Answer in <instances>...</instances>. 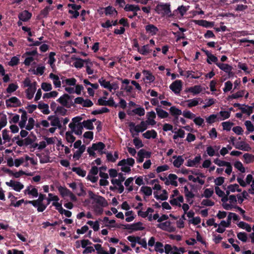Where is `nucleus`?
Wrapping results in <instances>:
<instances>
[{
    "label": "nucleus",
    "instance_id": "obj_37",
    "mask_svg": "<svg viewBox=\"0 0 254 254\" xmlns=\"http://www.w3.org/2000/svg\"><path fill=\"white\" fill-rule=\"evenodd\" d=\"M106 97L100 98L98 100V102L100 105L102 106H113L115 104L114 100L112 98H110L109 100H107Z\"/></svg>",
    "mask_w": 254,
    "mask_h": 254
},
{
    "label": "nucleus",
    "instance_id": "obj_9",
    "mask_svg": "<svg viewBox=\"0 0 254 254\" xmlns=\"http://www.w3.org/2000/svg\"><path fill=\"white\" fill-rule=\"evenodd\" d=\"M23 192L25 195H28L31 198H36L39 195L37 189L31 185L27 186L24 190Z\"/></svg>",
    "mask_w": 254,
    "mask_h": 254
},
{
    "label": "nucleus",
    "instance_id": "obj_55",
    "mask_svg": "<svg viewBox=\"0 0 254 254\" xmlns=\"http://www.w3.org/2000/svg\"><path fill=\"white\" fill-rule=\"evenodd\" d=\"M125 216H126V221L127 222L132 221L135 217V215L132 210H128L125 212Z\"/></svg>",
    "mask_w": 254,
    "mask_h": 254
},
{
    "label": "nucleus",
    "instance_id": "obj_49",
    "mask_svg": "<svg viewBox=\"0 0 254 254\" xmlns=\"http://www.w3.org/2000/svg\"><path fill=\"white\" fill-rule=\"evenodd\" d=\"M157 115L158 117L161 119L166 118L168 117L169 114L166 111L162 110L159 107H157L155 109Z\"/></svg>",
    "mask_w": 254,
    "mask_h": 254
},
{
    "label": "nucleus",
    "instance_id": "obj_45",
    "mask_svg": "<svg viewBox=\"0 0 254 254\" xmlns=\"http://www.w3.org/2000/svg\"><path fill=\"white\" fill-rule=\"evenodd\" d=\"M230 111H221L218 115V121H222L228 119L230 117Z\"/></svg>",
    "mask_w": 254,
    "mask_h": 254
},
{
    "label": "nucleus",
    "instance_id": "obj_5",
    "mask_svg": "<svg viewBox=\"0 0 254 254\" xmlns=\"http://www.w3.org/2000/svg\"><path fill=\"white\" fill-rule=\"evenodd\" d=\"M237 181L243 187H246L248 185H250L251 188L249 190V192L251 194H254V177L251 174H248L247 176L245 181L239 177L237 178Z\"/></svg>",
    "mask_w": 254,
    "mask_h": 254
},
{
    "label": "nucleus",
    "instance_id": "obj_24",
    "mask_svg": "<svg viewBox=\"0 0 254 254\" xmlns=\"http://www.w3.org/2000/svg\"><path fill=\"white\" fill-rule=\"evenodd\" d=\"M151 156V153L145 151L144 149H140L137 153V161L138 163H142L145 157L149 158Z\"/></svg>",
    "mask_w": 254,
    "mask_h": 254
},
{
    "label": "nucleus",
    "instance_id": "obj_53",
    "mask_svg": "<svg viewBox=\"0 0 254 254\" xmlns=\"http://www.w3.org/2000/svg\"><path fill=\"white\" fill-rule=\"evenodd\" d=\"M55 53L54 52H51L49 54V60L48 63L50 64V66L53 69L55 68V63L56 62V59L55 58Z\"/></svg>",
    "mask_w": 254,
    "mask_h": 254
},
{
    "label": "nucleus",
    "instance_id": "obj_47",
    "mask_svg": "<svg viewBox=\"0 0 254 254\" xmlns=\"http://www.w3.org/2000/svg\"><path fill=\"white\" fill-rule=\"evenodd\" d=\"M38 108L44 114L48 115L50 112L49 106L47 104L40 103L38 105Z\"/></svg>",
    "mask_w": 254,
    "mask_h": 254
},
{
    "label": "nucleus",
    "instance_id": "obj_28",
    "mask_svg": "<svg viewBox=\"0 0 254 254\" xmlns=\"http://www.w3.org/2000/svg\"><path fill=\"white\" fill-rule=\"evenodd\" d=\"M47 119L50 122V125L53 127H58V128L61 127L60 119L59 118L55 116H48Z\"/></svg>",
    "mask_w": 254,
    "mask_h": 254
},
{
    "label": "nucleus",
    "instance_id": "obj_8",
    "mask_svg": "<svg viewBox=\"0 0 254 254\" xmlns=\"http://www.w3.org/2000/svg\"><path fill=\"white\" fill-rule=\"evenodd\" d=\"M60 198L58 195H55L53 193H48V197L47 198L48 204H50L51 202H53L52 205L55 206L56 210L59 209L62 206L61 203L59 202Z\"/></svg>",
    "mask_w": 254,
    "mask_h": 254
},
{
    "label": "nucleus",
    "instance_id": "obj_13",
    "mask_svg": "<svg viewBox=\"0 0 254 254\" xmlns=\"http://www.w3.org/2000/svg\"><path fill=\"white\" fill-rule=\"evenodd\" d=\"M5 184L17 192L20 191L24 188V185L21 183L15 181L10 180L9 182H6Z\"/></svg>",
    "mask_w": 254,
    "mask_h": 254
},
{
    "label": "nucleus",
    "instance_id": "obj_57",
    "mask_svg": "<svg viewBox=\"0 0 254 254\" xmlns=\"http://www.w3.org/2000/svg\"><path fill=\"white\" fill-rule=\"evenodd\" d=\"M244 161L246 164L251 163L254 162V155L249 154L245 153L243 155Z\"/></svg>",
    "mask_w": 254,
    "mask_h": 254
},
{
    "label": "nucleus",
    "instance_id": "obj_48",
    "mask_svg": "<svg viewBox=\"0 0 254 254\" xmlns=\"http://www.w3.org/2000/svg\"><path fill=\"white\" fill-rule=\"evenodd\" d=\"M72 132L67 131L65 133V138L66 141L71 144L70 146L72 145V143L75 140V137L73 135Z\"/></svg>",
    "mask_w": 254,
    "mask_h": 254
},
{
    "label": "nucleus",
    "instance_id": "obj_43",
    "mask_svg": "<svg viewBox=\"0 0 254 254\" xmlns=\"http://www.w3.org/2000/svg\"><path fill=\"white\" fill-rule=\"evenodd\" d=\"M105 13L106 15L115 16L117 15L118 12L116 9L113 6H109L105 8Z\"/></svg>",
    "mask_w": 254,
    "mask_h": 254
},
{
    "label": "nucleus",
    "instance_id": "obj_33",
    "mask_svg": "<svg viewBox=\"0 0 254 254\" xmlns=\"http://www.w3.org/2000/svg\"><path fill=\"white\" fill-rule=\"evenodd\" d=\"M173 158L174 159L173 164L176 168H180L184 162V159L183 156L175 155L173 156Z\"/></svg>",
    "mask_w": 254,
    "mask_h": 254
},
{
    "label": "nucleus",
    "instance_id": "obj_58",
    "mask_svg": "<svg viewBox=\"0 0 254 254\" xmlns=\"http://www.w3.org/2000/svg\"><path fill=\"white\" fill-rule=\"evenodd\" d=\"M84 64H86V60H84L81 59H76L73 63L74 66L77 68H82Z\"/></svg>",
    "mask_w": 254,
    "mask_h": 254
},
{
    "label": "nucleus",
    "instance_id": "obj_61",
    "mask_svg": "<svg viewBox=\"0 0 254 254\" xmlns=\"http://www.w3.org/2000/svg\"><path fill=\"white\" fill-rule=\"evenodd\" d=\"M170 112L172 116L176 117L181 115L183 113L181 110L175 106H172L170 108Z\"/></svg>",
    "mask_w": 254,
    "mask_h": 254
},
{
    "label": "nucleus",
    "instance_id": "obj_59",
    "mask_svg": "<svg viewBox=\"0 0 254 254\" xmlns=\"http://www.w3.org/2000/svg\"><path fill=\"white\" fill-rule=\"evenodd\" d=\"M222 201L223 202V207L226 210H231L234 207V205L227 201V197L222 198Z\"/></svg>",
    "mask_w": 254,
    "mask_h": 254
},
{
    "label": "nucleus",
    "instance_id": "obj_3",
    "mask_svg": "<svg viewBox=\"0 0 254 254\" xmlns=\"http://www.w3.org/2000/svg\"><path fill=\"white\" fill-rule=\"evenodd\" d=\"M147 123L141 121L138 125H136L134 123L131 122L129 124V131L132 137L138 135L140 132H143L148 128Z\"/></svg>",
    "mask_w": 254,
    "mask_h": 254
},
{
    "label": "nucleus",
    "instance_id": "obj_35",
    "mask_svg": "<svg viewBox=\"0 0 254 254\" xmlns=\"http://www.w3.org/2000/svg\"><path fill=\"white\" fill-rule=\"evenodd\" d=\"M36 90L37 86H32L31 87H28L25 90L26 98L29 100L32 99L34 97Z\"/></svg>",
    "mask_w": 254,
    "mask_h": 254
},
{
    "label": "nucleus",
    "instance_id": "obj_42",
    "mask_svg": "<svg viewBox=\"0 0 254 254\" xmlns=\"http://www.w3.org/2000/svg\"><path fill=\"white\" fill-rule=\"evenodd\" d=\"M154 250L160 254L166 253V245L164 246L162 243L157 242L154 246Z\"/></svg>",
    "mask_w": 254,
    "mask_h": 254
},
{
    "label": "nucleus",
    "instance_id": "obj_1",
    "mask_svg": "<svg viewBox=\"0 0 254 254\" xmlns=\"http://www.w3.org/2000/svg\"><path fill=\"white\" fill-rule=\"evenodd\" d=\"M88 194L92 200L95 212L98 215L101 214L103 211L102 207L107 206L108 202L103 196L97 195L92 191H88Z\"/></svg>",
    "mask_w": 254,
    "mask_h": 254
},
{
    "label": "nucleus",
    "instance_id": "obj_56",
    "mask_svg": "<svg viewBox=\"0 0 254 254\" xmlns=\"http://www.w3.org/2000/svg\"><path fill=\"white\" fill-rule=\"evenodd\" d=\"M154 194L155 198L157 199H160L161 200H166L168 197L167 192L165 190H162V193L159 195H158L157 191H156L154 192Z\"/></svg>",
    "mask_w": 254,
    "mask_h": 254
},
{
    "label": "nucleus",
    "instance_id": "obj_44",
    "mask_svg": "<svg viewBox=\"0 0 254 254\" xmlns=\"http://www.w3.org/2000/svg\"><path fill=\"white\" fill-rule=\"evenodd\" d=\"M92 145L93 148H94L95 151H97L100 154H103L104 153V149L105 146L103 143L99 142L97 143H94Z\"/></svg>",
    "mask_w": 254,
    "mask_h": 254
},
{
    "label": "nucleus",
    "instance_id": "obj_7",
    "mask_svg": "<svg viewBox=\"0 0 254 254\" xmlns=\"http://www.w3.org/2000/svg\"><path fill=\"white\" fill-rule=\"evenodd\" d=\"M156 11L163 16L165 15L170 16V4L169 3H160L156 7Z\"/></svg>",
    "mask_w": 254,
    "mask_h": 254
},
{
    "label": "nucleus",
    "instance_id": "obj_20",
    "mask_svg": "<svg viewBox=\"0 0 254 254\" xmlns=\"http://www.w3.org/2000/svg\"><path fill=\"white\" fill-rule=\"evenodd\" d=\"M49 78L52 80L55 88H60L61 87L62 82L61 81V77L53 73H51L49 74Z\"/></svg>",
    "mask_w": 254,
    "mask_h": 254
},
{
    "label": "nucleus",
    "instance_id": "obj_2",
    "mask_svg": "<svg viewBox=\"0 0 254 254\" xmlns=\"http://www.w3.org/2000/svg\"><path fill=\"white\" fill-rule=\"evenodd\" d=\"M101 86L108 89L110 92L114 93L119 88V83L117 81L112 82L107 80L104 77H102L98 80Z\"/></svg>",
    "mask_w": 254,
    "mask_h": 254
},
{
    "label": "nucleus",
    "instance_id": "obj_19",
    "mask_svg": "<svg viewBox=\"0 0 254 254\" xmlns=\"http://www.w3.org/2000/svg\"><path fill=\"white\" fill-rule=\"evenodd\" d=\"M63 87L68 86H74L76 85L77 80L74 78H66L64 76H61Z\"/></svg>",
    "mask_w": 254,
    "mask_h": 254
},
{
    "label": "nucleus",
    "instance_id": "obj_38",
    "mask_svg": "<svg viewBox=\"0 0 254 254\" xmlns=\"http://www.w3.org/2000/svg\"><path fill=\"white\" fill-rule=\"evenodd\" d=\"M230 224L227 220L222 221L220 224H219L218 228L216 230V231L219 233H223L226 228L229 227Z\"/></svg>",
    "mask_w": 254,
    "mask_h": 254
},
{
    "label": "nucleus",
    "instance_id": "obj_34",
    "mask_svg": "<svg viewBox=\"0 0 254 254\" xmlns=\"http://www.w3.org/2000/svg\"><path fill=\"white\" fill-rule=\"evenodd\" d=\"M236 191H241V190L238 184H235L229 185L226 190V195L228 196L231 192H235Z\"/></svg>",
    "mask_w": 254,
    "mask_h": 254
},
{
    "label": "nucleus",
    "instance_id": "obj_31",
    "mask_svg": "<svg viewBox=\"0 0 254 254\" xmlns=\"http://www.w3.org/2000/svg\"><path fill=\"white\" fill-rule=\"evenodd\" d=\"M142 73L144 76L143 79L144 81H146L148 83H151L155 80V77L150 71L144 70Z\"/></svg>",
    "mask_w": 254,
    "mask_h": 254
},
{
    "label": "nucleus",
    "instance_id": "obj_32",
    "mask_svg": "<svg viewBox=\"0 0 254 254\" xmlns=\"http://www.w3.org/2000/svg\"><path fill=\"white\" fill-rule=\"evenodd\" d=\"M235 147L236 149H238L245 151H249L251 150V147H250V146L248 144L245 143L244 141H241L236 143V144L235 145Z\"/></svg>",
    "mask_w": 254,
    "mask_h": 254
},
{
    "label": "nucleus",
    "instance_id": "obj_41",
    "mask_svg": "<svg viewBox=\"0 0 254 254\" xmlns=\"http://www.w3.org/2000/svg\"><path fill=\"white\" fill-rule=\"evenodd\" d=\"M31 17V14L27 10L23 11L18 15L19 20L22 21H27Z\"/></svg>",
    "mask_w": 254,
    "mask_h": 254
},
{
    "label": "nucleus",
    "instance_id": "obj_11",
    "mask_svg": "<svg viewBox=\"0 0 254 254\" xmlns=\"http://www.w3.org/2000/svg\"><path fill=\"white\" fill-rule=\"evenodd\" d=\"M157 227L163 230L169 232H174L176 230L175 226L170 221H169L160 223L158 224Z\"/></svg>",
    "mask_w": 254,
    "mask_h": 254
},
{
    "label": "nucleus",
    "instance_id": "obj_18",
    "mask_svg": "<svg viewBox=\"0 0 254 254\" xmlns=\"http://www.w3.org/2000/svg\"><path fill=\"white\" fill-rule=\"evenodd\" d=\"M127 229L131 231H142L145 229V226L142 222H137L129 225Z\"/></svg>",
    "mask_w": 254,
    "mask_h": 254
},
{
    "label": "nucleus",
    "instance_id": "obj_17",
    "mask_svg": "<svg viewBox=\"0 0 254 254\" xmlns=\"http://www.w3.org/2000/svg\"><path fill=\"white\" fill-rule=\"evenodd\" d=\"M203 89L201 86L197 85L186 88L185 92H190L192 95H195L200 94L203 91Z\"/></svg>",
    "mask_w": 254,
    "mask_h": 254
},
{
    "label": "nucleus",
    "instance_id": "obj_4",
    "mask_svg": "<svg viewBox=\"0 0 254 254\" xmlns=\"http://www.w3.org/2000/svg\"><path fill=\"white\" fill-rule=\"evenodd\" d=\"M183 202V196L180 194L179 191L177 189L173 190L170 196L169 202L170 204L173 206L180 207Z\"/></svg>",
    "mask_w": 254,
    "mask_h": 254
},
{
    "label": "nucleus",
    "instance_id": "obj_36",
    "mask_svg": "<svg viewBox=\"0 0 254 254\" xmlns=\"http://www.w3.org/2000/svg\"><path fill=\"white\" fill-rule=\"evenodd\" d=\"M111 183L118 190L119 193H121L123 192L124 190V186L119 179L117 178H113L111 180Z\"/></svg>",
    "mask_w": 254,
    "mask_h": 254
},
{
    "label": "nucleus",
    "instance_id": "obj_22",
    "mask_svg": "<svg viewBox=\"0 0 254 254\" xmlns=\"http://www.w3.org/2000/svg\"><path fill=\"white\" fill-rule=\"evenodd\" d=\"M94 64L96 65H98L96 63H93L89 60H86L85 68L86 72L88 75H92L94 73L97 72V71L93 69Z\"/></svg>",
    "mask_w": 254,
    "mask_h": 254
},
{
    "label": "nucleus",
    "instance_id": "obj_15",
    "mask_svg": "<svg viewBox=\"0 0 254 254\" xmlns=\"http://www.w3.org/2000/svg\"><path fill=\"white\" fill-rule=\"evenodd\" d=\"M94 247L98 254H115L116 252V249L115 248L110 247L109 252H108L99 244L95 245Z\"/></svg>",
    "mask_w": 254,
    "mask_h": 254
},
{
    "label": "nucleus",
    "instance_id": "obj_54",
    "mask_svg": "<svg viewBox=\"0 0 254 254\" xmlns=\"http://www.w3.org/2000/svg\"><path fill=\"white\" fill-rule=\"evenodd\" d=\"M194 22L198 25L206 28L211 27L213 25L212 23L204 20H195Z\"/></svg>",
    "mask_w": 254,
    "mask_h": 254
},
{
    "label": "nucleus",
    "instance_id": "obj_25",
    "mask_svg": "<svg viewBox=\"0 0 254 254\" xmlns=\"http://www.w3.org/2000/svg\"><path fill=\"white\" fill-rule=\"evenodd\" d=\"M202 100L200 98H195L192 99H189L185 101L187 107L191 108L198 105L199 102H202Z\"/></svg>",
    "mask_w": 254,
    "mask_h": 254
},
{
    "label": "nucleus",
    "instance_id": "obj_12",
    "mask_svg": "<svg viewBox=\"0 0 254 254\" xmlns=\"http://www.w3.org/2000/svg\"><path fill=\"white\" fill-rule=\"evenodd\" d=\"M183 82L181 80H176L172 82L169 87L170 89L176 94H178L182 90Z\"/></svg>",
    "mask_w": 254,
    "mask_h": 254
},
{
    "label": "nucleus",
    "instance_id": "obj_46",
    "mask_svg": "<svg viewBox=\"0 0 254 254\" xmlns=\"http://www.w3.org/2000/svg\"><path fill=\"white\" fill-rule=\"evenodd\" d=\"M77 150L74 152L73 155V158L75 160H78L81 157V155L85 151L86 147L84 145H82V147L80 148H77Z\"/></svg>",
    "mask_w": 254,
    "mask_h": 254
},
{
    "label": "nucleus",
    "instance_id": "obj_64",
    "mask_svg": "<svg viewBox=\"0 0 254 254\" xmlns=\"http://www.w3.org/2000/svg\"><path fill=\"white\" fill-rule=\"evenodd\" d=\"M19 58L20 55H17L16 56L13 57L10 61L8 62V65L11 66H13L17 65L19 63Z\"/></svg>",
    "mask_w": 254,
    "mask_h": 254
},
{
    "label": "nucleus",
    "instance_id": "obj_39",
    "mask_svg": "<svg viewBox=\"0 0 254 254\" xmlns=\"http://www.w3.org/2000/svg\"><path fill=\"white\" fill-rule=\"evenodd\" d=\"M142 136L146 139L156 138L157 136V132L154 130L151 129L146 131L145 132L142 134Z\"/></svg>",
    "mask_w": 254,
    "mask_h": 254
},
{
    "label": "nucleus",
    "instance_id": "obj_62",
    "mask_svg": "<svg viewBox=\"0 0 254 254\" xmlns=\"http://www.w3.org/2000/svg\"><path fill=\"white\" fill-rule=\"evenodd\" d=\"M214 193L213 189L212 188L206 189L204 190L203 193L201 194V196L208 198L212 196Z\"/></svg>",
    "mask_w": 254,
    "mask_h": 254
},
{
    "label": "nucleus",
    "instance_id": "obj_23",
    "mask_svg": "<svg viewBox=\"0 0 254 254\" xmlns=\"http://www.w3.org/2000/svg\"><path fill=\"white\" fill-rule=\"evenodd\" d=\"M216 65L222 70L227 73L229 76H230L232 72V67L230 65L227 64L223 63H216Z\"/></svg>",
    "mask_w": 254,
    "mask_h": 254
},
{
    "label": "nucleus",
    "instance_id": "obj_14",
    "mask_svg": "<svg viewBox=\"0 0 254 254\" xmlns=\"http://www.w3.org/2000/svg\"><path fill=\"white\" fill-rule=\"evenodd\" d=\"M5 104L7 107H16L21 104L20 101L16 97H12L5 101Z\"/></svg>",
    "mask_w": 254,
    "mask_h": 254
},
{
    "label": "nucleus",
    "instance_id": "obj_29",
    "mask_svg": "<svg viewBox=\"0 0 254 254\" xmlns=\"http://www.w3.org/2000/svg\"><path fill=\"white\" fill-rule=\"evenodd\" d=\"M201 160V157L200 155L196 156L193 159H189L186 165L188 167H196L200 162Z\"/></svg>",
    "mask_w": 254,
    "mask_h": 254
},
{
    "label": "nucleus",
    "instance_id": "obj_16",
    "mask_svg": "<svg viewBox=\"0 0 254 254\" xmlns=\"http://www.w3.org/2000/svg\"><path fill=\"white\" fill-rule=\"evenodd\" d=\"M177 180L178 177L176 175L170 174L166 179L165 184L167 185H171L175 187H177L178 185Z\"/></svg>",
    "mask_w": 254,
    "mask_h": 254
},
{
    "label": "nucleus",
    "instance_id": "obj_51",
    "mask_svg": "<svg viewBox=\"0 0 254 254\" xmlns=\"http://www.w3.org/2000/svg\"><path fill=\"white\" fill-rule=\"evenodd\" d=\"M11 174L15 178H18L22 176V175H26L28 176H33V173H26L24 171H23L22 170L17 171V172H11Z\"/></svg>",
    "mask_w": 254,
    "mask_h": 254
},
{
    "label": "nucleus",
    "instance_id": "obj_63",
    "mask_svg": "<svg viewBox=\"0 0 254 254\" xmlns=\"http://www.w3.org/2000/svg\"><path fill=\"white\" fill-rule=\"evenodd\" d=\"M184 193L185 196L189 202H190V199L193 198L194 196V194L191 191H190L188 187L186 186L184 187Z\"/></svg>",
    "mask_w": 254,
    "mask_h": 254
},
{
    "label": "nucleus",
    "instance_id": "obj_10",
    "mask_svg": "<svg viewBox=\"0 0 254 254\" xmlns=\"http://www.w3.org/2000/svg\"><path fill=\"white\" fill-rule=\"evenodd\" d=\"M185 250L182 247L178 248L176 246H172L169 244H166V254H183Z\"/></svg>",
    "mask_w": 254,
    "mask_h": 254
},
{
    "label": "nucleus",
    "instance_id": "obj_52",
    "mask_svg": "<svg viewBox=\"0 0 254 254\" xmlns=\"http://www.w3.org/2000/svg\"><path fill=\"white\" fill-rule=\"evenodd\" d=\"M69 99V96L68 95L65 94L58 99V102L63 106H66L68 103Z\"/></svg>",
    "mask_w": 254,
    "mask_h": 254
},
{
    "label": "nucleus",
    "instance_id": "obj_30",
    "mask_svg": "<svg viewBox=\"0 0 254 254\" xmlns=\"http://www.w3.org/2000/svg\"><path fill=\"white\" fill-rule=\"evenodd\" d=\"M126 11H131L133 13V15H137V11L140 10V7L137 5L127 4L124 7Z\"/></svg>",
    "mask_w": 254,
    "mask_h": 254
},
{
    "label": "nucleus",
    "instance_id": "obj_40",
    "mask_svg": "<svg viewBox=\"0 0 254 254\" xmlns=\"http://www.w3.org/2000/svg\"><path fill=\"white\" fill-rule=\"evenodd\" d=\"M137 51L139 53L143 55H147L152 51L149 45L148 44L142 46L140 48H138V49H137Z\"/></svg>",
    "mask_w": 254,
    "mask_h": 254
},
{
    "label": "nucleus",
    "instance_id": "obj_26",
    "mask_svg": "<svg viewBox=\"0 0 254 254\" xmlns=\"http://www.w3.org/2000/svg\"><path fill=\"white\" fill-rule=\"evenodd\" d=\"M146 33L150 35H155L158 32V29L156 26L152 24H148L145 26Z\"/></svg>",
    "mask_w": 254,
    "mask_h": 254
},
{
    "label": "nucleus",
    "instance_id": "obj_27",
    "mask_svg": "<svg viewBox=\"0 0 254 254\" xmlns=\"http://www.w3.org/2000/svg\"><path fill=\"white\" fill-rule=\"evenodd\" d=\"M219 146H208L206 147V153L207 155L210 157L214 156H219V153L217 151L219 149Z\"/></svg>",
    "mask_w": 254,
    "mask_h": 254
},
{
    "label": "nucleus",
    "instance_id": "obj_50",
    "mask_svg": "<svg viewBox=\"0 0 254 254\" xmlns=\"http://www.w3.org/2000/svg\"><path fill=\"white\" fill-rule=\"evenodd\" d=\"M27 121V114L25 112H23L21 116V120L19 123V126L21 128H25L26 124Z\"/></svg>",
    "mask_w": 254,
    "mask_h": 254
},
{
    "label": "nucleus",
    "instance_id": "obj_60",
    "mask_svg": "<svg viewBox=\"0 0 254 254\" xmlns=\"http://www.w3.org/2000/svg\"><path fill=\"white\" fill-rule=\"evenodd\" d=\"M24 87H30L32 86H37V82L35 81L32 82L29 77L26 78L23 81Z\"/></svg>",
    "mask_w": 254,
    "mask_h": 254
},
{
    "label": "nucleus",
    "instance_id": "obj_21",
    "mask_svg": "<svg viewBox=\"0 0 254 254\" xmlns=\"http://www.w3.org/2000/svg\"><path fill=\"white\" fill-rule=\"evenodd\" d=\"M147 120L144 121L147 123V125H151L152 126H154L156 124V122L155 121L156 118V114L154 111H151L147 113L146 114Z\"/></svg>",
    "mask_w": 254,
    "mask_h": 254
},
{
    "label": "nucleus",
    "instance_id": "obj_6",
    "mask_svg": "<svg viewBox=\"0 0 254 254\" xmlns=\"http://www.w3.org/2000/svg\"><path fill=\"white\" fill-rule=\"evenodd\" d=\"M135 163L134 159L132 158H128L127 159H123L118 163V166H121L122 171L125 173H129L132 167Z\"/></svg>",
    "mask_w": 254,
    "mask_h": 254
}]
</instances>
